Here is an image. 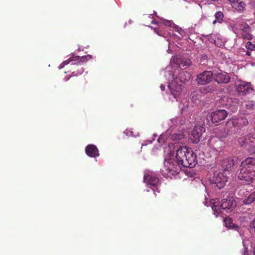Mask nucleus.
<instances>
[{"mask_svg":"<svg viewBox=\"0 0 255 255\" xmlns=\"http://www.w3.org/2000/svg\"><path fill=\"white\" fill-rule=\"evenodd\" d=\"M197 163V156L194 152L186 146H182L177 150L175 159L165 160L162 174L170 177L179 173L182 167L192 168Z\"/></svg>","mask_w":255,"mask_h":255,"instance_id":"nucleus-1","label":"nucleus"},{"mask_svg":"<svg viewBox=\"0 0 255 255\" xmlns=\"http://www.w3.org/2000/svg\"><path fill=\"white\" fill-rule=\"evenodd\" d=\"M255 164V157H250L243 160L241 164V171L238 178L247 182H252L255 179V171L252 166Z\"/></svg>","mask_w":255,"mask_h":255,"instance_id":"nucleus-2","label":"nucleus"},{"mask_svg":"<svg viewBox=\"0 0 255 255\" xmlns=\"http://www.w3.org/2000/svg\"><path fill=\"white\" fill-rule=\"evenodd\" d=\"M92 57V56L90 55H87L82 57H72L63 62L62 64L65 65L68 64L70 62H74V63H72L71 65L72 66L73 69H77V70L76 71H73L72 74L73 76H77L78 74H82L84 71L83 68L82 67L81 63L87 61L88 60L91 59Z\"/></svg>","mask_w":255,"mask_h":255,"instance_id":"nucleus-3","label":"nucleus"},{"mask_svg":"<svg viewBox=\"0 0 255 255\" xmlns=\"http://www.w3.org/2000/svg\"><path fill=\"white\" fill-rule=\"evenodd\" d=\"M228 178L226 175H225L222 172H215L211 179V183L215 184L218 189H220L223 188L227 181Z\"/></svg>","mask_w":255,"mask_h":255,"instance_id":"nucleus-4","label":"nucleus"},{"mask_svg":"<svg viewBox=\"0 0 255 255\" xmlns=\"http://www.w3.org/2000/svg\"><path fill=\"white\" fill-rule=\"evenodd\" d=\"M213 75L212 71H205L197 75L196 80L198 84L205 85L212 81Z\"/></svg>","mask_w":255,"mask_h":255,"instance_id":"nucleus-5","label":"nucleus"},{"mask_svg":"<svg viewBox=\"0 0 255 255\" xmlns=\"http://www.w3.org/2000/svg\"><path fill=\"white\" fill-rule=\"evenodd\" d=\"M236 206V203L234 198L228 197L222 200L221 207L226 210L227 212H231Z\"/></svg>","mask_w":255,"mask_h":255,"instance_id":"nucleus-6","label":"nucleus"},{"mask_svg":"<svg viewBox=\"0 0 255 255\" xmlns=\"http://www.w3.org/2000/svg\"><path fill=\"white\" fill-rule=\"evenodd\" d=\"M228 115L224 110H219L211 113L210 118L213 123L216 124L224 120Z\"/></svg>","mask_w":255,"mask_h":255,"instance_id":"nucleus-7","label":"nucleus"},{"mask_svg":"<svg viewBox=\"0 0 255 255\" xmlns=\"http://www.w3.org/2000/svg\"><path fill=\"white\" fill-rule=\"evenodd\" d=\"M238 159H234L231 157H227L222 160L221 161V167L223 170L230 171L237 163Z\"/></svg>","mask_w":255,"mask_h":255,"instance_id":"nucleus-8","label":"nucleus"},{"mask_svg":"<svg viewBox=\"0 0 255 255\" xmlns=\"http://www.w3.org/2000/svg\"><path fill=\"white\" fill-rule=\"evenodd\" d=\"M205 128L201 126H196L191 132L193 138V142L198 143L202 135L205 132Z\"/></svg>","mask_w":255,"mask_h":255,"instance_id":"nucleus-9","label":"nucleus"},{"mask_svg":"<svg viewBox=\"0 0 255 255\" xmlns=\"http://www.w3.org/2000/svg\"><path fill=\"white\" fill-rule=\"evenodd\" d=\"M238 93L242 95H246L253 91L250 83L242 82L239 84L237 89Z\"/></svg>","mask_w":255,"mask_h":255,"instance_id":"nucleus-10","label":"nucleus"},{"mask_svg":"<svg viewBox=\"0 0 255 255\" xmlns=\"http://www.w3.org/2000/svg\"><path fill=\"white\" fill-rule=\"evenodd\" d=\"M144 181L147 184L153 187L157 186L159 183V180L158 177L152 173H147L144 176Z\"/></svg>","mask_w":255,"mask_h":255,"instance_id":"nucleus-11","label":"nucleus"},{"mask_svg":"<svg viewBox=\"0 0 255 255\" xmlns=\"http://www.w3.org/2000/svg\"><path fill=\"white\" fill-rule=\"evenodd\" d=\"M238 131L236 126L232 120V119L229 120L226 124L224 128V132L227 135H231L235 133Z\"/></svg>","mask_w":255,"mask_h":255,"instance_id":"nucleus-12","label":"nucleus"},{"mask_svg":"<svg viewBox=\"0 0 255 255\" xmlns=\"http://www.w3.org/2000/svg\"><path fill=\"white\" fill-rule=\"evenodd\" d=\"M213 78L215 81L220 84L227 83L230 79L227 73L222 72L215 73Z\"/></svg>","mask_w":255,"mask_h":255,"instance_id":"nucleus-13","label":"nucleus"},{"mask_svg":"<svg viewBox=\"0 0 255 255\" xmlns=\"http://www.w3.org/2000/svg\"><path fill=\"white\" fill-rule=\"evenodd\" d=\"M251 138H252V135L251 134L246 135L239 138V143L241 146H245L250 150L252 141H254V140H252Z\"/></svg>","mask_w":255,"mask_h":255,"instance_id":"nucleus-14","label":"nucleus"},{"mask_svg":"<svg viewBox=\"0 0 255 255\" xmlns=\"http://www.w3.org/2000/svg\"><path fill=\"white\" fill-rule=\"evenodd\" d=\"M85 152L87 155L91 157H96L99 155L97 147L93 144L88 145L86 147Z\"/></svg>","mask_w":255,"mask_h":255,"instance_id":"nucleus-15","label":"nucleus"},{"mask_svg":"<svg viewBox=\"0 0 255 255\" xmlns=\"http://www.w3.org/2000/svg\"><path fill=\"white\" fill-rule=\"evenodd\" d=\"M232 120L238 130L241 128L246 126L249 124L248 119L243 117H240L234 119L232 118Z\"/></svg>","mask_w":255,"mask_h":255,"instance_id":"nucleus-16","label":"nucleus"},{"mask_svg":"<svg viewBox=\"0 0 255 255\" xmlns=\"http://www.w3.org/2000/svg\"><path fill=\"white\" fill-rule=\"evenodd\" d=\"M236 23L234 25V28L236 29L242 31H251V27L246 23L242 22H240V21L238 20Z\"/></svg>","mask_w":255,"mask_h":255,"instance_id":"nucleus-17","label":"nucleus"},{"mask_svg":"<svg viewBox=\"0 0 255 255\" xmlns=\"http://www.w3.org/2000/svg\"><path fill=\"white\" fill-rule=\"evenodd\" d=\"M211 203L212 204V209L214 212L216 217H217L221 213V209H222L221 206L220 207L218 206L219 200L217 199H213L211 200Z\"/></svg>","mask_w":255,"mask_h":255,"instance_id":"nucleus-18","label":"nucleus"},{"mask_svg":"<svg viewBox=\"0 0 255 255\" xmlns=\"http://www.w3.org/2000/svg\"><path fill=\"white\" fill-rule=\"evenodd\" d=\"M178 64L180 68H185L191 64V61L189 59H181L178 61Z\"/></svg>","mask_w":255,"mask_h":255,"instance_id":"nucleus-19","label":"nucleus"},{"mask_svg":"<svg viewBox=\"0 0 255 255\" xmlns=\"http://www.w3.org/2000/svg\"><path fill=\"white\" fill-rule=\"evenodd\" d=\"M243 203L246 205H249L255 203V191L252 192L247 198L245 199Z\"/></svg>","mask_w":255,"mask_h":255,"instance_id":"nucleus-20","label":"nucleus"},{"mask_svg":"<svg viewBox=\"0 0 255 255\" xmlns=\"http://www.w3.org/2000/svg\"><path fill=\"white\" fill-rule=\"evenodd\" d=\"M227 101L229 106L234 107V110H236V106L239 104V100L235 97H229L227 98Z\"/></svg>","mask_w":255,"mask_h":255,"instance_id":"nucleus-21","label":"nucleus"},{"mask_svg":"<svg viewBox=\"0 0 255 255\" xmlns=\"http://www.w3.org/2000/svg\"><path fill=\"white\" fill-rule=\"evenodd\" d=\"M246 4L244 1H240L237 2L234 5H233V7L239 12H243L245 8Z\"/></svg>","mask_w":255,"mask_h":255,"instance_id":"nucleus-22","label":"nucleus"},{"mask_svg":"<svg viewBox=\"0 0 255 255\" xmlns=\"http://www.w3.org/2000/svg\"><path fill=\"white\" fill-rule=\"evenodd\" d=\"M225 225L230 229H237L238 228V226L235 225L233 223V220L231 218H226L224 220Z\"/></svg>","mask_w":255,"mask_h":255,"instance_id":"nucleus-23","label":"nucleus"},{"mask_svg":"<svg viewBox=\"0 0 255 255\" xmlns=\"http://www.w3.org/2000/svg\"><path fill=\"white\" fill-rule=\"evenodd\" d=\"M216 19L213 21V24H215L217 22L221 23L223 21L224 14L221 11H218L215 14Z\"/></svg>","mask_w":255,"mask_h":255,"instance_id":"nucleus-24","label":"nucleus"},{"mask_svg":"<svg viewBox=\"0 0 255 255\" xmlns=\"http://www.w3.org/2000/svg\"><path fill=\"white\" fill-rule=\"evenodd\" d=\"M215 89L214 87L212 85H209L204 87H202L200 89L201 92L202 93H208L210 92H213L214 91Z\"/></svg>","mask_w":255,"mask_h":255,"instance_id":"nucleus-25","label":"nucleus"},{"mask_svg":"<svg viewBox=\"0 0 255 255\" xmlns=\"http://www.w3.org/2000/svg\"><path fill=\"white\" fill-rule=\"evenodd\" d=\"M241 34L243 39L251 40L253 38V35L251 33V31H242Z\"/></svg>","mask_w":255,"mask_h":255,"instance_id":"nucleus-26","label":"nucleus"},{"mask_svg":"<svg viewBox=\"0 0 255 255\" xmlns=\"http://www.w3.org/2000/svg\"><path fill=\"white\" fill-rule=\"evenodd\" d=\"M181 91L182 89L180 86H177L175 90H173V89H171V92L174 97L177 96L178 94H180Z\"/></svg>","mask_w":255,"mask_h":255,"instance_id":"nucleus-27","label":"nucleus"},{"mask_svg":"<svg viewBox=\"0 0 255 255\" xmlns=\"http://www.w3.org/2000/svg\"><path fill=\"white\" fill-rule=\"evenodd\" d=\"M245 47L247 49L249 50H255V45L252 44V42L250 41H248L246 43Z\"/></svg>","mask_w":255,"mask_h":255,"instance_id":"nucleus-28","label":"nucleus"},{"mask_svg":"<svg viewBox=\"0 0 255 255\" xmlns=\"http://www.w3.org/2000/svg\"><path fill=\"white\" fill-rule=\"evenodd\" d=\"M182 75H185L186 76L187 75V78H186L184 80H181L182 82H184L185 81H188L190 78V75L189 73L186 72H182L180 74V77L181 78Z\"/></svg>","mask_w":255,"mask_h":255,"instance_id":"nucleus-29","label":"nucleus"},{"mask_svg":"<svg viewBox=\"0 0 255 255\" xmlns=\"http://www.w3.org/2000/svg\"><path fill=\"white\" fill-rule=\"evenodd\" d=\"M250 227L255 232V218L250 222Z\"/></svg>","mask_w":255,"mask_h":255,"instance_id":"nucleus-30","label":"nucleus"},{"mask_svg":"<svg viewBox=\"0 0 255 255\" xmlns=\"http://www.w3.org/2000/svg\"><path fill=\"white\" fill-rule=\"evenodd\" d=\"M183 134H173L172 138L174 139L179 140L183 138Z\"/></svg>","mask_w":255,"mask_h":255,"instance_id":"nucleus-31","label":"nucleus"},{"mask_svg":"<svg viewBox=\"0 0 255 255\" xmlns=\"http://www.w3.org/2000/svg\"><path fill=\"white\" fill-rule=\"evenodd\" d=\"M255 106V105L253 104L252 102H249L247 104H246V107L247 109L251 110L253 109L254 107Z\"/></svg>","mask_w":255,"mask_h":255,"instance_id":"nucleus-32","label":"nucleus"},{"mask_svg":"<svg viewBox=\"0 0 255 255\" xmlns=\"http://www.w3.org/2000/svg\"><path fill=\"white\" fill-rule=\"evenodd\" d=\"M250 151L255 153V139H254V141H252V144H251Z\"/></svg>","mask_w":255,"mask_h":255,"instance_id":"nucleus-33","label":"nucleus"},{"mask_svg":"<svg viewBox=\"0 0 255 255\" xmlns=\"http://www.w3.org/2000/svg\"><path fill=\"white\" fill-rule=\"evenodd\" d=\"M207 57L206 55L203 56L201 59V63L202 65H206V61L207 60Z\"/></svg>","mask_w":255,"mask_h":255,"instance_id":"nucleus-34","label":"nucleus"},{"mask_svg":"<svg viewBox=\"0 0 255 255\" xmlns=\"http://www.w3.org/2000/svg\"><path fill=\"white\" fill-rule=\"evenodd\" d=\"M242 255H249V251L248 248L247 247H244L243 249V252Z\"/></svg>","mask_w":255,"mask_h":255,"instance_id":"nucleus-35","label":"nucleus"},{"mask_svg":"<svg viewBox=\"0 0 255 255\" xmlns=\"http://www.w3.org/2000/svg\"><path fill=\"white\" fill-rule=\"evenodd\" d=\"M154 31L160 36H163V33L162 31H159L158 29L155 28L154 29Z\"/></svg>","mask_w":255,"mask_h":255,"instance_id":"nucleus-36","label":"nucleus"},{"mask_svg":"<svg viewBox=\"0 0 255 255\" xmlns=\"http://www.w3.org/2000/svg\"><path fill=\"white\" fill-rule=\"evenodd\" d=\"M163 24L166 26H171L172 25V22L170 21H166L163 22Z\"/></svg>","mask_w":255,"mask_h":255,"instance_id":"nucleus-37","label":"nucleus"},{"mask_svg":"<svg viewBox=\"0 0 255 255\" xmlns=\"http://www.w3.org/2000/svg\"><path fill=\"white\" fill-rule=\"evenodd\" d=\"M228 0L230 1L231 2L233 3V5H234L237 2H238V0Z\"/></svg>","mask_w":255,"mask_h":255,"instance_id":"nucleus-38","label":"nucleus"},{"mask_svg":"<svg viewBox=\"0 0 255 255\" xmlns=\"http://www.w3.org/2000/svg\"><path fill=\"white\" fill-rule=\"evenodd\" d=\"M252 139H255V128L254 129V133L252 134Z\"/></svg>","mask_w":255,"mask_h":255,"instance_id":"nucleus-39","label":"nucleus"},{"mask_svg":"<svg viewBox=\"0 0 255 255\" xmlns=\"http://www.w3.org/2000/svg\"><path fill=\"white\" fill-rule=\"evenodd\" d=\"M160 88H161L162 91H164V90H165V86L164 85H161L160 86Z\"/></svg>","mask_w":255,"mask_h":255,"instance_id":"nucleus-40","label":"nucleus"},{"mask_svg":"<svg viewBox=\"0 0 255 255\" xmlns=\"http://www.w3.org/2000/svg\"><path fill=\"white\" fill-rule=\"evenodd\" d=\"M246 55H247L248 56H250L251 55V52H249V51H246Z\"/></svg>","mask_w":255,"mask_h":255,"instance_id":"nucleus-41","label":"nucleus"},{"mask_svg":"<svg viewBox=\"0 0 255 255\" xmlns=\"http://www.w3.org/2000/svg\"><path fill=\"white\" fill-rule=\"evenodd\" d=\"M253 253H254V255H255V245L254 248H253Z\"/></svg>","mask_w":255,"mask_h":255,"instance_id":"nucleus-42","label":"nucleus"},{"mask_svg":"<svg viewBox=\"0 0 255 255\" xmlns=\"http://www.w3.org/2000/svg\"><path fill=\"white\" fill-rule=\"evenodd\" d=\"M152 23H153V24H155L157 22L155 21V20H152Z\"/></svg>","mask_w":255,"mask_h":255,"instance_id":"nucleus-43","label":"nucleus"},{"mask_svg":"<svg viewBox=\"0 0 255 255\" xmlns=\"http://www.w3.org/2000/svg\"><path fill=\"white\" fill-rule=\"evenodd\" d=\"M168 88H169V89H170V88H171V85H168Z\"/></svg>","mask_w":255,"mask_h":255,"instance_id":"nucleus-44","label":"nucleus"}]
</instances>
